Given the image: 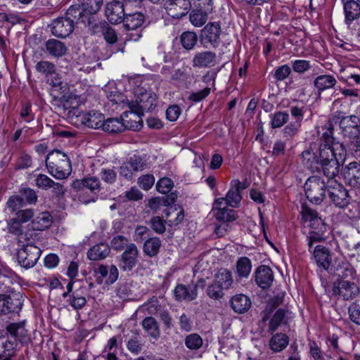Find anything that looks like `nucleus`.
I'll return each mask as SVG.
<instances>
[{
  "mask_svg": "<svg viewBox=\"0 0 360 360\" xmlns=\"http://www.w3.org/2000/svg\"><path fill=\"white\" fill-rule=\"evenodd\" d=\"M292 68L295 72L302 73L310 68V64L306 60H296L292 63Z\"/></svg>",
  "mask_w": 360,
  "mask_h": 360,
  "instance_id": "nucleus-58",
  "label": "nucleus"
},
{
  "mask_svg": "<svg viewBox=\"0 0 360 360\" xmlns=\"http://www.w3.org/2000/svg\"><path fill=\"white\" fill-rule=\"evenodd\" d=\"M47 51L54 57L63 56L67 51L66 46L61 41L56 39H49L46 43Z\"/></svg>",
  "mask_w": 360,
  "mask_h": 360,
  "instance_id": "nucleus-32",
  "label": "nucleus"
},
{
  "mask_svg": "<svg viewBox=\"0 0 360 360\" xmlns=\"http://www.w3.org/2000/svg\"><path fill=\"white\" fill-rule=\"evenodd\" d=\"M221 33V27L217 22H211L207 24L201 30V37L202 40L213 43L217 41Z\"/></svg>",
  "mask_w": 360,
  "mask_h": 360,
  "instance_id": "nucleus-25",
  "label": "nucleus"
},
{
  "mask_svg": "<svg viewBox=\"0 0 360 360\" xmlns=\"http://www.w3.org/2000/svg\"><path fill=\"white\" fill-rule=\"evenodd\" d=\"M143 15L140 13L127 15L123 18L124 24L127 30H135L141 26L143 22Z\"/></svg>",
  "mask_w": 360,
  "mask_h": 360,
  "instance_id": "nucleus-36",
  "label": "nucleus"
},
{
  "mask_svg": "<svg viewBox=\"0 0 360 360\" xmlns=\"http://www.w3.org/2000/svg\"><path fill=\"white\" fill-rule=\"evenodd\" d=\"M359 119L355 115L345 116L340 121V127L345 136L352 139V143L355 146L356 137L359 136L358 124Z\"/></svg>",
  "mask_w": 360,
  "mask_h": 360,
  "instance_id": "nucleus-13",
  "label": "nucleus"
},
{
  "mask_svg": "<svg viewBox=\"0 0 360 360\" xmlns=\"http://www.w3.org/2000/svg\"><path fill=\"white\" fill-rule=\"evenodd\" d=\"M110 252V248L105 243H100L93 246L88 252V257L91 260H98L105 258Z\"/></svg>",
  "mask_w": 360,
  "mask_h": 360,
  "instance_id": "nucleus-30",
  "label": "nucleus"
},
{
  "mask_svg": "<svg viewBox=\"0 0 360 360\" xmlns=\"http://www.w3.org/2000/svg\"><path fill=\"white\" fill-rule=\"evenodd\" d=\"M231 305L235 312L243 314L250 308L251 301L248 296L243 294H238L231 298Z\"/></svg>",
  "mask_w": 360,
  "mask_h": 360,
  "instance_id": "nucleus-23",
  "label": "nucleus"
},
{
  "mask_svg": "<svg viewBox=\"0 0 360 360\" xmlns=\"http://www.w3.org/2000/svg\"><path fill=\"white\" fill-rule=\"evenodd\" d=\"M191 24L195 27L202 26L207 20V13L200 9H195L189 15Z\"/></svg>",
  "mask_w": 360,
  "mask_h": 360,
  "instance_id": "nucleus-41",
  "label": "nucleus"
},
{
  "mask_svg": "<svg viewBox=\"0 0 360 360\" xmlns=\"http://www.w3.org/2000/svg\"><path fill=\"white\" fill-rule=\"evenodd\" d=\"M346 155L344 145L327 135L321 143L317 153L305 150L302 153V158L304 164L311 169L320 164L324 174L333 179L338 174L340 165L345 162Z\"/></svg>",
  "mask_w": 360,
  "mask_h": 360,
  "instance_id": "nucleus-1",
  "label": "nucleus"
},
{
  "mask_svg": "<svg viewBox=\"0 0 360 360\" xmlns=\"http://www.w3.org/2000/svg\"><path fill=\"white\" fill-rule=\"evenodd\" d=\"M103 0H84L82 3V12L84 14L93 15L101 8Z\"/></svg>",
  "mask_w": 360,
  "mask_h": 360,
  "instance_id": "nucleus-42",
  "label": "nucleus"
},
{
  "mask_svg": "<svg viewBox=\"0 0 360 360\" xmlns=\"http://www.w3.org/2000/svg\"><path fill=\"white\" fill-rule=\"evenodd\" d=\"M210 86H207L198 92L192 93L189 96V99L195 102H199L210 94Z\"/></svg>",
  "mask_w": 360,
  "mask_h": 360,
  "instance_id": "nucleus-60",
  "label": "nucleus"
},
{
  "mask_svg": "<svg viewBox=\"0 0 360 360\" xmlns=\"http://www.w3.org/2000/svg\"><path fill=\"white\" fill-rule=\"evenodd\" d=\"M23 199L19 196L11 197L8 202L7 206L12 212H16L20 207L22 206Z\"/></svg>",
  "mask_w": 360,
  "mask_h": 360,
  "instance_id": "nucleus-57",
  "label": "nucleus"
},
{
  "mask_svg": "<svg viewBox=\"0 0 360 360\" xmlns=\"http://www.w3.org/2000/svg\"><path fill=\"white\" fill-rule=\"evenodd\" d=\"M313 258L319 267L327 270L332 262V258L329 250L323 246L317 245L313 250Z\"/></svg>",
  "mask_w": 360,
  "mask_h": 360,
  "instance_id": "nucleus-20",
  "label": "nucleus"
},
{
  "mask_svg": "<svg viewBox=\"0 0 360 360\" xmlns=\"http://www.w3.org/2000/svg\"><path fill=\"white\" fill-rule=\"evenodd\" d=\"M94 272L96 279L101 284L111 285L117 280L119 276L118 269L115 265H100Z\"/></svg>",
  "mask_w": 360,
  "mask_h": 360,
  "instance_id": "nucleus-14",
  "label": "nucleus"
},
{
  "mask_svg": "<svg viewBox=\"0 0 360 360\" xmlns=\"http://www.w3.org/2000/svg\"><path fill=\"white\" fill-rule=\"evenodd\" d=\"M46 165L51 175L58 179L67 178L71 173V165L67 155L55 150L47 155Z\"/></svg>",
  "mask_w": 360,
  "mask_h": 360,
  "instance_id": "nucleus-4",
  "label": "nucleus"
},
{
  "mask_svg": "<svg viewBox=\"0 0 360 360\" xmlns=\"http://www.w3.org/2000/svg\"><path fill=\"white\" fill-rule=\"evenodd\" d=\"M101 129L109 133H120L125 130V125L122 118H110L103 120Z\"/></svg>",
  "mask_w": 360,
  "mask_h": 360,
  "instance_id": "nucleus-29",
  "label": "nucleus"
},
{
  "mask_svg": "<svg viewBox=\"0 0 360 360\" xmlns=\"http://www.w3.org/2000/svg\"><path fill=\"white\" fill-rule=\"evenodd\" d=\"M301 123L300 121H295L289 123L283 129L284 136L288 138L294 137L300 130Z\"/></svg>",
  "mask_w": 360,
  "mask_h": 360,
  "instance_id": "nucleus-50",
  "label": "nucleus"
},
{
  "mask_svg": "<svg viewBox=\"0 0 360 360\" xmlns=\"http://www.w3.org/2000/svg\"><path fill=\"white\" fill-rule=\"evenodd\" d=\"M146 163L140 156L134 155L128 160L124 162L120 167V175L127 179H131L136 172L142 171Z\"/></svg>",
  "mask_w": 360,
  "mask_h": 360,
  "instance_id": "nucleus-8",
  "label": "nucleus"
},
{
  "mask_svg": "<svg viewBox=\"0 0 360 360\" xmlns=\"http://www.w3.org/2000/svg\"><path fill=\"white\" fill-rule=\"evenodd\" d=\"M161 246V242L158 238H152L146 240L143 245V252L146 255L153 257L157 255Z\"/></svg>",
  "mask_w": 360,
  "mask_h": 360,
  "instance_id": "nucleus-39",
  "label": "nucleus"
},
{
  "mask_svg": "<svg viewBox=\"0 0 360 360\" xmlns=\"http://www.w3.org/2000/svg\"><path fill=\"white\" fill-rule=\"evenodd\" d=\"M155 182V177L150 174L143 175L138 179V183L141 188L148 191L152 188Z\"/></svg>",
  "mask_w": 360,
  "mask_h": 360,
  "instance_id": "nucleus-52",
  "label": "nucleus"
},
{
  "mask_svg": "<svg viewBox=\"0 0 360 360\" xmlns=\"http://www.w3.org/2000/svg\"><path fill=\"white\" fill-rule=\"evenodd\" d=\"M335 79L330 75H321L315 80V86L319 90H325L335 86Z\"/></svg>",
  "mask_w": 360,
  "mask_h": 360,
  "instance_id": "nucleus-43",
  "label": "nucleus"
},
{
  "mask_svg": "<svg viewBox=\"0 0 360 360\" xmlns=\"http://www.w3.org/2000/svg\"><path fill=\"white\" fill-rule=\"evenodd\" d=\"M70 304L75 309H79L82 308L86 301L84 297L78 295L74 292L70 297Z\"/></svg>",
  "mask_w": 360,
  "mask_h": 360,
  "instance_id": "nucleus-54",
  "label": "nucleus"
},
{
  "mask_svg": "<svg viewBox=\"0 0 360 360\" xmlns=\"http://www.w3.org/2000/svg\"><path fill=\"white\" fill-rule=\"evenodd\" d=\"M134 97V107L139 108L141 112L150 111L156 105V96L150 91H143L142 89H136Z\"/></svg>",
  "mask_w": 360,
  "mask_h": 360,
  "instance_id": "nucleus-10",
  "label": "nucleus"
},
{
  "mask_svg": "<svg viewBox=\"0 0 360 360\" xmlns=\"http://www.w3.org/2000/svg\"><path fill=\"white\" fill-rule=\"evenodd\" d=\"M290 72V68L287 65H284L276 70L275 77L278 80H284L289 76Z\"/></svg>",
  "mask_w": 360,
  "mask_h": 360,
  "instance_id": "nucleus-63",
  "label": "nucleus"
},
{
  "mask_svg": "<svg viewBox=\"0 0 360 360\" xmlns=\"http://www.w3.org/2000/svg\"><path fill=\"white\" fill-rule=\"evenodd\" d=\"M214 282L224 290L229 289L233 282L231 272L226 269H221L216 274Z\"/></svg>",
  "mask_w": 360,
  "mask_h": 360,
  "instance_id": "nucleus-28",
  "label": "nucleus"
},
{
  "mask_svg": "<svg viewBox=\"0 0 360 360\" xmlns=\"http://www.w3.org/2000/svg\"><path fill=\"white\" fill-rule=\"evenodd\" d=\"M202 339L198 334L193 333L188 335L185 344L190 349H198L202 345Z\"/></svg>",
  "mask_w": 360,
  "mask_h": 360,
  "instance_id": "nucleus-47",
  "label": "nucleus"
},
{
  "mask_svg": "<svg viewBox=\"0 0 360 360\" xmlns=\"http://www.w3.org/2000/svg\"><path fill=\"white\" fill-rule=\"evenodd\" d=\"M304 191L310 202L320 204L325 196L326 184L319 176H311L305 182Z\"/></svg>",
  "mask_w": 360,
  "mask_h": 360,
  "instance_id": "nucleus-5",
  "label": "nucleus"
},
{
  "mask_svg": "<svg viewBox=\"0 0 360 360\" xmlns=\"http://www.w3.org/2000/svg\"><path fill=\"white\" fill-rule=\"evenodd\" d=\"M274 280L271 269L265 265L259 266L255 272V281L262 288H267L271 285Z\"/></svg>",
  "mask_w": 360,
  "mask_h": 360,
  "instance_id": "nucleus-21",
  "label": "nucleus"
},
{
  "mask_svg": "<svg viewBox=\"0 0 360 360\" xmlns=\"http://www.w3.org/2000/svg\"><path fill=\"white\" fill-rule=\"evenodd\" d=\"M73 27L72 20L68 18H61L53 22L51 30L53 35L64 38L71 34Z\"/></svg>",
  "mask_w": 360,
  "mask_h": 360,
  "instance_id": "nucleus-19",
  "label": "nucleus"
},
{
  "mask_svg": "<svg viewBox=\"0 0 360 360\" xmlns=\"http://www.w3.org/2000/svg\"><path fill=\"white\" fill-rule=\"evenodd\" d=\"M35 68L38 72L44 76L46 79H48V77L53 76L56 72L55 65L52 63L46 60L37 63L35 65Z\"/></svg>",
  "mask_w": 360,
  "mask_h": 360,
  "instance_id": "nucleus-37",
  "label": "nucleus"
},
{
  "mask_svg": "<svg viewBox=\"0 0 360 360\" xmlns=\"http://www.w3.org/2000/svg\"><path fill=\"white\" fill-rule=\"evenodd\" d=\"M285 316V311L282 309H278L276 311V312L274 314L273 318L271 319L270 323H269V328L271 330L274 331L278 326L281 324L283 319Z\"/></svg>",
  "mask_w": 360,
  "mask_h": 360,
  "instance_id": "nucleus-55",
  "label": "nucleus"
},
{
  "mask_svg": "<svg viewBox=\"0 0 360 360\" xmlns=\"http://www.w3.org/2000/svg\"><path fill=\"white\" fill-rule=\"evenodd\" d=\"M151 226L157 233H162L165 231V221L160 217H153L151 220Z\"/></svg>",
  "mask_w": 360,
  "mask_h": 360,
  "instance_id": "nucleus-62",
  "label": "nucleus"
},
{
  "mask_svg": "<svg viewBox=\"0 0 360 360\" xmlns=\"http://www.w3.org/2000/svg\"><path fill=\"white\" fill-rule=\"evenodd\" d=\"M301 215L303 223L311 229L308 236L309 248L314 243L325 240L326 233L329 232V226L317 213L311 208L303 206Z\"/></svg>",
  "mask_w": 360,
  "mask_h": 360,
  "instance_id": "nucleus-3",
  "label": "nucleus"
},
{
  "mask_svg": "<svg viewBox=\"0 0 360 360\" xmlns=\"http://www.w3.org/2000/svg\"><path fill=\"white\" fill-rule=\"evenodd\" d=\"M127 243V238L122 236H117L111 241V248L117 250H121L125 245L126 247L128 245Z\"/></svg>",
  "mask_w": 360,
  "mask_h": 360,
  "instance_id": "nucleus-59",
  "label": "nucleus"
},
{
  "mask_svg": "<svg viewBox=\"0 0 360 360\" xmlns=\"http://www.w3.org/2000/svg\"><path fill=\"white\" fill-rule=\"evenodd\" d=\"M226 202L223 198H217L214 200L212 206V212L217 220L228 222L234 221L236 219L235 211L229 209Z\"/></svg>",
  "mask_w": 360,
  "mask_h": 360,
  "instance_id": "nucleus-11",
  "label": "nucleus"
},
{
  "mask_svg": "<svg viewBox=\"0 0 360 360\" xmlns=\"http://www.w3.org/2000/svg\"><path fill=\"white\" fill-rule=\"evenodd\" d=\"M52 224V217L49 212L40 213L33 221V229L36 230H44L49 228Z\"/></svg>",
  "mask_w": 360,
  "mask_h": 360,
  "instance_id": "nucleus-35",
  "label": "nucleus"
},
{
  "mask_svg": "<svg viewBox=\"0 0 360 360\" xmlns=\"http://www.w3.org/2000/svg\"><path fill=\"white\" fill-rule=\"evenodd\" d=\"M342 175L345 183L354 188H360V164L350 162L345 167Z\"/></svg>",
  "mask_w": 360,
  "mask_h": 360,
  "instance_id": "nucleus-15",
  "label": "nucleus"
},
{
  "mask_svg": "<svg viewBox=\"0 0 360 360\" xmlns=\"http://www.w3.org/2000/svg\"><path fill=\"white\" fill-rule=\"evenodd\" d=\"M106 96L109 103L112 104V111H123L121 118L125 125V129L139 130L141 128V117L143 112L134 107L133 101H129L127 96L117 94L113 84L107 87Z\"/></svg>",
  "mask_w": 360,
  "mask_h": 360,
  "instance_id": "nucleus-2",
  "label": "nucleus"
},
{
  "mask_svg": "<svg viewBox=\"0 0 360 360\" xmlns=\"http://www.w3.org/2000/svg\"><path fill=\"white\" fill-rule=\"evenodd\" d=\"M23 297L20 293L0 295V314L18 312L22 306Z\"/></svg>",
  "mask_w": 360,
  "mask_h": 360,
  "instance_id": "nucleus-7",
  "label": "nucleus"
},
{
  "mask_svg": "<svg viewBox=\"0 0 360 360\" xmlns=\"http://www.w3.org/2000/svg\"><path fill=\"white\" fill-rule=\"evenodd\" d=\"M350 319L357 325H360V309L357 305L353 304L349 308Z\"/></svg>",
  "mask_w": 360,
  "mask_h": 360,
  "instance_id": "nucleus-64",
  "label": "nucleus"
},
{
  "mask_svg": "<svg viewBox=\"0 0 360 360\" xmlns=\"http://www.w3.org/2000/svg\"><path fill=\"white\" fill-rule=\"evenodd\" d=\"M288 345V337L282 333L275 335L271 338L270 347L274 352H281Z\"/></svg>",
  "mask_w": 360,
  "mask_h": 360,
  "instance_id": "nucleus-38",
  "label": "nucleus"
},
{
  "mask_svg": "<svg viewBox=\"0 0 360 360\" xmlns=\"http://www.w3.org/2000/svg\"><path fill=\"white\" fill-rule=\"evenodd\" d=\"M167 218V223L169 226H176L180 224L184 218V212L181 207H168L164 210Z\"/></svg>",
  "mask_w": 360,
  "mask_h": 360,
  "instance_id": "nucleus-26",
  "label": "nucleus"
},
{
  "mask_svg": "<svg viewBox=\"0 0 360 360\" xmlns=\"http://www.w3.org/2000/svg\"><path fill=\"white\" fill-rule=\"evenodd\" d=\"M174 295L176 300H191L196 297L195 288L189 290L184 285H178L174 290Z\"/></svg>",
  "mask_w": 360,
  "mask_h": 360,
  "instance_id": "nucleus-31",
  "label": "nucleus"
},
{
  "mask_svg": "<svg viewBox=\"0 0 360 360\" xmlns=\"http://www.w3.org/2000/svg\"><path fill=\"white\" fill-rule=\"evenodd\" d=\"M181 113V110L176 105H172L167 109L166 116L168 120L171 122L176 121Z\"/></svg>",
  "mask_w": 360,
  "mask_h": 360,
  "instance_id": "nucleus-56",
  "label": "nucleus"
},
{
  "mask_svg": "<svg viewBox=\"0 0 360 360\" xmlns=\"http://www.w3.org/2000/svg\"><path fill=\"white\" fill-rule=\"evenodd\" d=\"M41 255L40 249L32 244H27L18 250V261L21 266L29 269L34 266Z\"/></svg>",
  "mask_w": 360,
  "mask_h": 360,
  "instance_id": "nucleus-6",
  "label": "nucleus"
},
{
  "mask_svg": "<svg viewBox=\"0 0 360 360\" xmlns=\"http://www.w3.org/2000/svg\"><path fill=\"white\" fill-rule=\"evenodd\" d=\"M34 215L31 209L19 210L16 212V216L12 219L14 224H22L28 221Z\"/></svg>",
  "mask_w": 360,
  "mask_h": 360,
  "instance_id": "nucleus-48",
  "label": "nucleus"
},
{
  "mask_svg": "<svg viewBox=\"0 0 360 360\" xmlns=\"http://www.w3.org/2000/svg\"><path fill=\"white\" fill-rule=\"evenodd\" d=\"M77 118L83 125L94 129L101 128L104 120L103 115L95 110L82 112Z\"/></svg>",
  "mask_w": 360,
  "mask_h": 360,
  "instance_id": "nucleus-16",
  "label": "nucleus"
},
{
  "mask_svg": "<svg viewBox=\"0 0 360 360\" xmlns=\"http://www.w3.org/2000/svg\"><path fill=\"white\" fill-rule=\"evenodd\" d=\"M344 4L345 18L347 20L352 21L360 16L359 3L356 0H341Z\"/></svg>",
  "mask_w": 360,
  "mask_h": 360,
  "instance_id": "nucleus-27",
  "label": "nucleus"
},
{
  "mask_svg": "<svg viewBox=\"0 0 360 360\" xmlns=\"http://www.w3.org/2000/svg\"><path fill=\"white\" fill-rule=\"evenodd\" d=\"M35 184L38 188L47 190L51 188L53 181L45 174H39L36 178Z\"/></svg>",
  "mask_w": 360,
  "mask_h": 360,
  "instance_id": "nucleus-51",
  "label": "nucleus"
},
{
  "mask_svg": "<svg viewBox=\"0 0 360 360\" xmlns=\"http://www.w3.org/2000/svg\"><path fill=\"white\" fill-rule=\"evenodd\" d=\"M329 197L334 204L340 207H345L348 203L347 191L340 184L328 190Z\"/></svg>",
  "mask_w": 360,
  "mask_h": 360,
  "instance_id": "nucleus-22",
  "label": "nucleus"
},
{
  "mask_svg": "<svg viewBox=\"0 0 360 360\" xmlns=\"http://www.w3.org/2000/svg\"><path fill=\"white\" fill-rule=\"evenodd\" d=\"M143 327L145 330L154 338L158 337L160 332L155 320L152 317L146 318L143 321Z\"/></svg>",
  "mask_w": 360,
  "mask_h": 360,
  "instance_id": "nucleus-45",
  "label": "nucleus"
},
{
  "mask_svg": "<svg viewBox=\"0 0 360 360\" xmlns=\"http://www.w3.org/2000/svg\"><path fill=\"white\" fill-rule=\"evenodd\" d=\"M192 63L193 67L199 68L213 67L217 63V55L209 51L198 52L194 55Z\"/></svg>",
  "mask_w": 360,
  "mask_h": 360,
  "instance_id": "nucleus-18",
  "label": "nucleus"
},
{
  "mask_svg": "<svg viewBox=\"0 0 360 360\" xmlns=\"http://www.w3.org/2000/svg\"><path fill=\"white\" fill-rule=\"evenodd\" d=\"M252 269V263L250 259L243 257L236 262V273L239 278H247Z\"/></svg>",
  "mask_w": 360,
  "mask_h": 360,
  "instance_id": "nucleus-33",
  "label": "nucleus"
},
{
  "mask_svg": "<svg viewBox=\"0 0 360 360\" xmlns=\"http://www.w3.org/2000/svg\"><path fill=\"white\" fill-rule=\"evenodd\" d=\"M286 112H276L271 115V125L272 128L281 127L288 120Z\"/></svg>",
  "mask_w": 360,
  "mask_h": 360,
  "instance_id": "nucleus-46",
  "label": "nucleus"
},
{
  "mask_svg": "<svg viewBox=\"0 0 360 360\" xmlns=\"http://www.w3.org/2000/svg\"><path fill=\"white\" fill-rule=\"evenodd\" d=\"M226 202V205L236 207L240 202L241 196L238 188H231L227 193L226 198H222Z\"/></svg>",
  "mask_w": 360,
  "mask_h": 360,
  "instance_id": "nucleus-44",
  "label": "nucleus"
},
{
  "mask_svg": "<svg viewBox=\"0 0 360 360\" xmlns=\"http://www.w3.org/2000/svg\"><path fill=\"white\" fill-rule=\"evenodd\" d=\"M335 274L344 278L354 279L356 276V271L354 267L347 262L342 261L335 268Z\"/></svg>",
  "mask_w": 360,
  "mask_h": 360,
  "instance_id": "nucleus-34",
  "label": "nucleus"
},
{
  "mask_svg": "<svg viewBox=\"0 0 360 360\" xmlns=\"http://www.w3.org/2000/svg\"><path fill=\"white\" fill-rule=\"evenodd\" d=\"M21 195L29 204L35 203L37 200L36 192L31 188L22 189L21 191Z\"/></svg>",
  "mask_w": 360,
  "mask_h": 360,
  "instance_id": "nucleus-61",
  "label": "nucleus"
},
{
  "mask_svg": "<svg viewBox=\"0 0 360 360\" xmlns=\"http://www.w3.org/2000/svg\"><path fill=\"white\" fill-rule=\"evenodd\" d=\"M173 186V181L167 177L160 179L156 184L158 191L164 194L169 193Z\"/></svg>",
  "mask_w": 360,
  "mask_h": 360,
  "instance_id": "nucleus-49",
  "label": "nucleus"
},
{
  "mask_svg": "<svg viewBox=\"0 0 360 360\" xmlns=\"http://www.w3.org/2000/svg\"><path fill=\"white\" fill-rule=\"evenodd\" d=\"M223 290L222 288L217 285L215 282H213L207 288V294L211 298L217 300L223 297Z\"/></svg>",
  "mask_w": 360,
  "mask_h": 360,
  "instance_id": "nucleus-53",
  "label": "nucleus"
},
{
  "mask_svg": "<svg viewBox=\"0 0 360 360\" xmlns=\"http://www.w3.org/2000/svg\"><path fill=\"white\" fill-rule=\"evenodd\" d=\"M7 330L8 333L19 342L26 343L30 341V338L25 328L24 322L11 323L7 326Z\"/></svg>",
  "mask_w": 360,
  "mask_h": 360,
  "instance_id": "nucleus-24",
  "label": "nucleus"
},
{
  "mask_svg": "<svg viewBox=\"0 0 360 360\" xmlns=\"http://www.w3.org/2000/svg\"><path fill=\"white\" fill-rule=\"evenodd\" d=\"M333 291L335 294L341 296L344 300H350L358 295L359 288L354 282L338 280L334 283Z\"/></svg>",
  "mask_w": 360,
  "mask_h": 360,
  "instance_id": "nucleus-12",
  "label": "nucleus"
},
{
  "mask_svg": "<svg viewBox=\"0 0 360 360\" xmlns=\"http://www.w3.org/2000/svg\"><path fill=\"white\" fill-rule=\"evenodd\" d=\"M180 41L184 49L191 50L198 41V36L193 32H184L181 35Z\"/></svg>",
  "mask_w": 360,
  "mask_h": 360,
  "instance_id": "nucleus-40",
  "label": "nucleus"
},
{
  "mask_svg": "<svg viewBox=\"0 0 360 360\" xmlns=\"http://www.w3.org/2000/svg\"><path fill=\"white\" fill-rule=\"evenodd\" d=\"M139 250L137 247L130 243L128 245L119 259V266L123 271H130L138 262Z\"/></svg>",
  "mask_w": 360,
  "mask_h": 360,
  "instance_id": "nucleus-9",
  "label": "nucleus"
},
{
  "mask_svg": "<svg viewBox=\"0 0 360 360\" xmlns=\"http://www.w3.org/2000/svg\"><path fill=\"white\" fill-rule=\"evenodd\" d=\"M105 15L110 22L117 24L123 20L124 4L122 1H111L106 5Z\"/></svg>",
  "mask_w": 360,
  "mask_h": 360,
  "instance_id": "nucleus-17",
  "label": "nucleus"
}]
</instances>
